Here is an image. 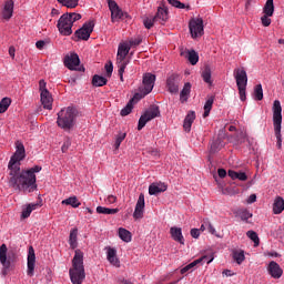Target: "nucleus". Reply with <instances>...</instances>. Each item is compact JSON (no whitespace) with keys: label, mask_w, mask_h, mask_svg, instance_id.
<instances>
[{"label":"nucleus","mask_w":284,"mask_h":284,"mask_svg":"<svg viewBox=\"0 0 284 284\" xmlns=\"http://www.w3.org/2000/svg\"><path fill=\"white\" fill-rule=\"evenodd\" d=\"M200 232H201L200 230L193 229V230H191V236L193 239H197L200 236Z\"/></svg>","instance_id":"69168bd1"},{"label":"nucleus","mask_w":284,"mask_h":284,"mask_svg":"<svg viewBox=\"0 0 284 284\" xmlns=\"http://www.w3.org/2000/svg\"><path fill=\"white\" fill-rule=\"evenodd\" d=\"M41 170L42 168L40 165H34L29 170L17 172L9 178V186L24 193H32L37 189V178L34 173H39Z\"/></svg>","instance_id":"f257e3e1"},{"label":"nucleus","mask_w":284,"mask_h":284,"mask_svg":"<svg viewBox=\"0 0 284 284\" xmlns=\"http://www.w3.org/2000/svg\"><path fill=\"white\" fill-rule=\"evenodd\" d=\"M170 234L175 242H179L182 245L185 244V239L183 237L181 227H171Z\"/></svg>","instance_id":"b1692460"},{"label":"nucleus","mask_w":284,"mask_h":284,"mask_svg":"<svg viewBox=\"0 0 284 284\" xmlns=\"http://www.w3.org/2000/svg\"><path fill=\"white\" fill-rule=\"evenodd\" d=\"M128 67V63H121L120 65H118L119 70H118V74L120 77V81L121 82H124V78H123V74L125 72V69Z\"/></svg>","instance_id":"8fccbe9b"},{"label":"nucleus","mask_w":284,"mask_h":284,"mask_svg":"<svg viewBox=\"0 0 284 284\" xmlns=\"http://www.w3.org/2000/svg\"><path fill=\"white\" fill-rule=\"evenodd\" d=\"M246 140V133L243 131L237 132L236 141L240 143H245Z\"/></svg>","instance_id":"6e6d98bb"},{"label":"nucleus","mask_w":284,"mask_h":284,"mask_svg":"<svg viewBox=\"0 0 284 284\" xmlns=\"http://www.w3.org/2000/svg\"><path fill=\"white\" fill-rule=\"evenodd\" d=\"M83 256V252L80 250L75 251L74 257L72 260V268L69 271L70 278L73 284H82L85 278Z\"/></svg>","instance_id":"7ed1b4c3"},{"label":"nucleus","mask_w":284,"mask_h":284,"mask_svg":"<svg viewBox=\"0 0 284 284\" xmlns=\"http://www.w3.org/2000/svg\"><path fill=\"white\" fill-rule=\"evenodd\" d=\"M232 257L239 265H241L245 260V253L243 250L235 248L232 251Z\"/></svg>","instance_id":"c85d7f7f"},{"label":"nucleus","mask_w":284,"mask_h":284,"mask_svg":"<svg viewBox=\"0 0 284 284\" xmlns=\"http://www.w3.org/2000/svg\"><path fill=\"white\" fill-rule=\"evenodd\" d=\"M93 28H94V20L85 22L81 29H78V31H75L74 36L79 40L88 41L91 37V33L93 32Z\"/></svg>","instance_id":"ddd939ff"},{"label":"nucleus","mask_w":284,"mask_h":284,"mask_svg":"<svg viewBox=\"0 0 284 284\" xmlns=\"http://www.w3.org/2000/svg\"><path fill=\"white\" fill-rule=\"evenodd\" d=\"M62 205H71L72 207L77 209L81 205V202H79L78 197L73 195L67 200H62Z\"/></svg>","instance_id":"c9c22d12"},{"label":"nucleus","mask_w":284,"mask_h":284,"mask_svg":"<svg viewBox=\"0 0 284 284\" xmlns=\"http://www.w3.org/2000/svg\"><path fill=\"white\" fill-rule=\"evenodd\" d=\"M70 146H71V140L70 138H67L62 145V153H67Z\"/></svg>","instance_id":"4d7b16f0"},{"label":"nucleus","mask_w":284,"mask_h":284,"mask_svg":"<svg viewBox=\"0 0 284 284\" xmlns=\"http://www.w3.org/2000/svg\"><path fill=\"white\" fill-rule=\"evenodd\" d=\"M82 19V16L77 12H67L63 13L60 19L58 20L57 28L59 32L64 36L69 37L72 34V27L74 22Z\"/></svg>","instance_id":"39448f33"},{"label":"nucleus","mask_w":284,"mask_h":284,"mask_svg":"<svg viewBox=\"0 0 284 284\" xmlns=\"http://www.w3.org/2000/svg\"><path fill=\"white\" fill-rule=\"evenodd\" d=\"M205 226H207V231L212 235H214L216 233L215 229L212 226V224L209 221H207V224H205Z\"/></svg>","instance_id":"338daca9"},{"label":"nucleus","mask_w":284,"mask_h":284,"mask_svg":"<svg viewBox=\"0 0 284 284\" xmlns=\"http://www.w3.org/2000/svg\"><path fill=\"white\" fill-rule=\"evenodd\" d=\"M118 197L113 194H110L108 197H106V202H109V204H114L116 202Z\"/></svg>","instance_id":"e2e57ef3"},{"label":"nucleus","mask_w":284,"mask_h":284,"mask_svg":"<svg viewBox=\"0 0 284 284\" xmlns=\"http://www.w3.org/2000/svg\"><path fill=\"white\" fill-rule=\"evenodd\" d=\"M64 65L71 71H81V72L85 71V69L83 67H79L80 58L77 53L68 54L64 58Z\"/></svg>","instance_id":"f8f14e48"},{"label":"nucleus","mask_w":284,"mask_h":284,"mask_svg":"<svg viewBox=\"0 0 284 284\" xmlns=\"http://www.w3.org/2000/svg\"><path fill=\"white\" fill-rule=\"evenodd\" d=\"M202 78L204 80V82L206 83H212L211 82V70L209 68H206L203 72H202Z\"/></svg>","instance_id":"603ef678"},{"label":"nucleus","mask_w":284,"mask_h":284,"mask_svg":"<svg viewBox=\"0 0 284 284\" xmlns=\"http://www.w3.org/2000/svg\"><path fill=\"white\" fill-rule=\"evenodd\" d=\"M41 102H42V105H43L44 109H47V110L52 109L53 99H52V97H51V94L48 90H44L41 93Z\"/></svg>","instance_id":"393cba45"},{"label":"nucleus","mask_w":284,"mask_h":284,"mask_svg":"<svg viewBox=\"0 0 284 284\" xmlns=\"http://www.w3.org/2000/svg\"><path fill=\"white\" fill-rule=\"evenodd\" d=\"M224 146V143L221 139H216L211 143L210 152L211 154H215Z\"/></svg>","instance_id":"72a5a7b5"},{"label":"nucleus","mask_w":284,"mask_h":284,"mask_svg":"<svg viewBox=\"0 0 284 284\" xmlns=\"http://www.w3.org/2000/svg\"><path fill=\"white\" fill-rule=\"evenodd\" d=\"M268 274L273 276V278H280L283 275V270L276 262L268 263Z\"/></svg>","instance_id":"5701e85b"},{"label":"nucleus","mask_w":284,"mask_h":284,"mask_svg":"<svg viewBox=\"0 0 284 284\" xmlns=\"http://www.w3.org/2000/svg\"><path fill=\"white\" fill-rule=\"evenodd\" d=\"M169 19V8L166 7L165 2H161V4L158 7L154 20H158L160 24H165Z\"/></svg>","instance_id":"2eb2a0df"},{"label":"nucleus","mask_w":284,"mask_h":284,"mask_svg":"<svg viewBox=\"0 0 284 284\" xmlns=\"http://www.w3.org/2000/svg\"><path fill=\"white\" fill-rule=\"evenodd\" d=\"M234 77H235L237 87H247V81H248L247 73L243 68L235 69Z\"/></svg>","instance_id":"aec40b11"},{"label":"nucleus","mask_w":284,"mask_h":284,"mask_svg":"<svg viewBox=\"0 0 284 284\" xmlns=\"http://www.w3.org/2000/svg\"><path fill=\"white\" fill-rule=\"evenodd\" d=\"M106 260H109L112 265H120L119 258L116 257V251L114 248L109 247V251H106Z\"/></svg>","instance_id":"cd10ccee"},{"label":"nucleus","mask_w":284,"mask_h":284,"mask_svg":"<svg viewBox=\"0 0 284 284\" xmlns=\"http://www.w3.org/2000/svg\"><path fill=\"white\" fill-rule=\"evenodd\" d=\"M284 211V200L282 196L275 197L273 202V214H281Z\"/></svg>","instance_id":"bb28decb"},{"label":"nucleus","mask_w":284,"mask_h":284,"mask_svg":"<svg viewBox=\"0 0 284 284\" xmlns=\"http://www.w3.org/2000/svg\"><path fill=\"white\" fill-rule=\"evenodd\" d=\"M159 20L155 19V16L153 17H146L143 19V26L145 27V29L150 30L154 27V23L158 22Z\"/></svg>","instance_id":"37998d69"},{"label":"nucleus","mask_w":284,"mask_h":284,"mask_svg":"<svg viewBox=\"0 0 284 284\" xmlns=\"http://www.w3.org/2000/svg\"><path fill=\"white\" fill-rule=\"evenodd\" d=\"M144 211H145V195H144V193H140V195L138 197V202L134 207L133 219L134 220L143 219Z\"/></svg>","instance_id":"4468645a"},{"label":"nucleus","mask_w":284,"mask_h":284,"mask_svg":"<svg viewBox=\"0 0 284 284\" xmlns=\"http://www.w3.org/2000/svg\"><path fill=\"white\" fill-rule=\"evenodd\" d=\"M17 253L10 251L8 253L7 244L0 246V263L2 265L1 275L7 276L10 271L14 270V263H17Z\"/></svg>","instance_id":"423d86ee"},{"label":"nucleus","mask_w":284,"mask_h":284,"mask_svg":"<svg viewBox=\"0 0 284 284\" xmlns=\"http://www.w3.org/2000/svg\"><path fill=\"white\" fill-rule=\"evenodd\" d=\"M104 70H106V77L111 78L113 73V64L110 62L109 64L104 65Z\"/></svg>","instance_id":"bf43d9fd"},{"label":"nucleus","mask_w":284,"mask_h":284,"mask_svg":"<svg viewBox=\"0 0 284 284\" xmlns=\"http://www.w3.org/2000/svg\"><path fill=\"white\" fill-rule=\"evenodd\" d=\"M31 213H32V211H31L30 206L28 205L26 209H22L21 217L28 219Z\"/></svg>","instance_id":"13d9d810"},{"label":"nucleus","mask_w":284,"mask_h":284,"mask_svg":"<svg viewBox=\"0 0 284 284\" xmlns=\"http://www.w3.org/2000/svg\"><path fill=\"white\" fill-rule=\"evenodd\" d=\"M10 104H12V99L10 98H3L1 101H0V113H4L9 110L10 108Z\"/></svg>","instance_id":"58836bf2"},{"label":"nucleus","mask_w":284,"mask_h":284,"mask_svg":"<svg viewBox=\"0 0 284 284\" xmlns=\"http://www.w3.org/2000/svg\"><path fill=\"white\" fill-rule=\"evenodd\" d=\"M229 176L232 179V180H240L242 182H245L247 181V175L245 172H236L234 170H229Z\"/></svg>","instance_id":"c756f323"},{"label":"nucleus","mask_w":284,"mask_h":284,"mask_svg":"<svg viewBox=\"0 0 284 284\" xmlns=\"http://www.w3.org/2000/svg\"><path fill=\"white\" fill-rule=\"evenodd\" d=\"M197 260H202L200 264H204L205 262H206L207 264H210V263L213 261V257H212V256L204 255V256H202V257H200V258H197Z\"/></svg>","instance_id":"052dcab7"},{"label":"nucleus","mask_w":284,"mask_h":284,"mask_svg":"<svg viewBox=\"0 0 284 284\" xmlns=\"http://www.w3.org/2000/svg\"><path fill=\"white\" fill-rule=\"evenodd\" d=\"M118 234H119L120 240H122L123 242L130 243L132 241L131 232H129L125 229H119Z\"/></svg>","instance_id":"f704fd0d"},{"label":"nucleus","mask_w":284,"mask_h":284,"mask_svg":"<svg viewBox=\"0 0 284 284\" xmlns=\"http://www.w3.org/2000/svg\"><path fill=\"white\" fill-rule=\"evenodd\" d=\"M141 43H142L141 38H135L134 40H131V41L129 42L130 47H138V45H140Z\"/></svg>","instance_id":"680f3d73"},{"label":"nucleus","mask_w":284,"mask_h":284,"mask_svg":"<svg viewBox=\"0 0 284 284\" xmlns=\"http://www.w3.org/2000/svg\"><path fill=\"white\" fill-rule=\"evenodd\" d=\"M26 160V146L23 142L16 141V152L11 156L8 169L10 171L9 176L12 178L21 171V161Z\"/></svg>","instance_id":"20e7f679"},{"label":"nucleus","mask_w":284,"mask_h":284,"mask_svg":"<svg viewBox=\"0 0 284 284\" xmlns=\"http://www.w3.org/2000/svg\"><path fill=\"white\" fill-rule=\"evenodd\" d=\"M126 138V133H119L115 138V142H114V149L119 150L122 142L125 140Z\"/></svg>","instance_id":"a18cd8bd"},{"label":"nucleus","mask_w":284,"mask_h":284,"mask_svg":"<svg viewBox=\"0 0 284 284\" xmlns=\"http://www.w3.org/2000/svg\"><path fill=\"white\" fill-rule=\"evenodd\" d=\"M202 260H195L193 261L192 263H190L189 265L184 266L182 270H181V274H185L187 273L190 270H192L194 266H196L197 264L201 263Z\"/></svg>","instance_id":"09e8293b"},{"label":"nucleus","mask_w":284,"mask_h":284,"mask_svg":"<svg viewBox=\"0 0 284 284\" xmlns=\"http://www.w3.org/2000/svg\"><path fill=\"white\" fill-rule=\"evenodd\" d=\"M92 83H93V87H103L108 83V79L95 74V75H93Z\"/></svg>","instance_id":"ea45409f"},{"label":"nucleus","mask_w":284,"mask_h":284,"mask_svg":"<svg viewBox=\"0 0 284 284\" xmlns=\"http://www.w3.org/2000/svg\"><path fill=\"white\" fill-rule=\"evenodd\" d=\"M273 128H275V138H277V148H282V105L278 100L273 102Z\"/></svg>","instance_id":"0eeeda50"},{"label":"nucleus","mask_w":284,"mask_h":284,"mask_svg":"<svg viewBox=\"0 0 284 284\" xmlns=\"http://www.w3.org/2000/svg\"><path fill=\"white\" fill-rule=\"evenodd\" d=\"M161 116V111L158 105H152L149 110H146L139 119L138 130L141 131L145 128L146 123L153 121V119H158Z\"/></svg>","instance_id":"1a4fd4ad"},{"label":"nucleus","mask_w":284,"mask_h":284,"mask_svg":"<svg viewBox=\"0 0 284 284\" xmlns=\"http://www.w3.org/2000/svg\"><path fill=\"white\" fill-rule=\"evenodd\" d=\"M155 81H156V75L152 73H145L143 75L142 87L139 88V93L134 94V99L139 101L143 99L145 95L150 94L154 89Z\"/></svg>","instance_id":"6e6552de"},{"label":"nucleus","mask_w":284,"mask_h":284,"mask_svg":"<svg viewBox=\"0 0 284 284\" xmlns=\"http://www.w3.org/2000/svg\"><path fill=\"white\" fill-rule=\"evenodd\" d=\"M109 10L111 12V21L124 20L129 18L128 12H123L122 9L114 0H109Z\"/></svg>","instance_id":"9b49d317"},{"label":"nucleus","mask_w":284,"mask_h":284,"mask_svg":"<svg viewBox=\"0 0 284 284\" xmlns=\"http://www.w3.org/2000/svg\"><path fill=\"white\" fill-rule=\"evenodd\" d=\"M235 215L244 222H247V220L253 216L247 209H237V211H235Z\"/></svg>","instance_id":"7c9ffc66"},{"label":"nucleus","mask_w":284,"mask_h":284,"mask_svg":"<svg viewBox=\"0 0 284 284\" xmlns=\"http://www.w3.org/2000/svg\"><path fill=\"white\" fill-rule=\"evenodd\" d=\"M27 274L31 277L34 275V267H36V253L32 246L28 250V258H27Z\"/></svg>","instance_id":"a211bd4d"},{"label":"nucleus","mask_w":284,"mask_h":284,"mask_svg":"<svg viewBox=\"0 0 284 284\" xmlns=\"http://www.w3.org/2000/svg\"><path fill=\"white\" fill-rule=\"evenodd\" d=\"M168 191V184L164 182H153L149 185V194L158 195Z\"/></svg>","instance_id":"6ab92c4d"},{"label":"nucleus","mask_w":284,"mask_h":284,"mask_svg":"<svg viewBox=\"0 0 284 284\" xmlns=\"http://www.w3.org/2000/svg\"><path fill=\"white\" fill-rule=\"evenodd\" d=\"M78 116V110L74 106H68L61 109L58 112L57 125L64 130L65 132H70L75 125Z\"/></svg>","instance_id":"f03ea898"},{"label":"nucleus","mask_w":284,"mask_h":284,"mask_svg":"<svg viewBox=\"0 0 284 284\" xmlns=\"http://www.w3.org/2000/svg\"><path fill=\"white\" fill-rule=\"evenodd\" d=\"M270 17L271 16H267V14L262 16V26H264V27L271 26L272 19Z\"/></svg>","instance_id":"5fc2aeb1"},{"label":"nucleus","mask_w":284,"mask_h":284,"mask_svg":"<svg viewBox=\"0 0 284 284\" xmlns=\"http://www.w3.org/2000/svg\"><path fill=\"white\" fill-rule=\"evenodd\" d=\"M44 45H45L44 40H38V42L36 43V47H37L39 50H42Z\"/></svg>","instance_id":"774afa93"},{"label":"nucleus","mask_w":284,"mask_h":284,"mask_svg":"<svg viewBox=\"0 0 284 284\" xmlns=\"http://www.w3.org/2000/svg\"><path fill=\"white\" fill-rule=\"evenodd\" d=\"M246 235L254 242V246H258L260 245V239L256 232L254 231H248L246 233Z\"/></svg>","instance_id":"de8ad7c7"},{"label":"nucleus","mask_w":284,"mask_h":284,"mask_svg":"<svg viewBox=\"0 0 284 284\" xmlns=\"http://www.w3.org/2000/svg\"><path fill=\"white\" fill-rule=\"evenodd\" d=\"M180 55L184 57L187 59V61L192 64L195 65L199 62V54L194 50H180Z\"/></svg>","instance_id":"412c9836"},{"label":"nucleus","mask_w":284,"mask_h":284,"mask_svg":"<svg viewBox=\"0 0 284 284\" xmlns=\"http://www.w3.org/2000/svg\"><path fill=\"white\" fill-rule=\"evenodd\" d=\"M195 121V113L194 111H190L184 119L183 128L185 132L190 133V130H192V123Z\"/></svg>","instance_id":"a878e982"},{"label":"nucleus","mask_w":284,"mask_h":284,"mask_svg":"<svg viewBox=\"0 0 284 284\" xmlns=\"http://www.w3.org/2000/svg\"><path fill=\"white\" fill-rule=\"evenodd\" d=\"M69 244L72 250L78 247V229L70 232Z\"/></svg>","instance_id":"473e14b6"},{"label":"nucleus","mask_w":284,"mask_h":284,"mask_svg":"<svg viewBox=\"0 0 284 284\" xmlns=\"http://www.w3.org/2000/svg\"><path fill=\"white\" fill-rule=\"evenodd\" d=\"M119 211H120L119 209H106L105 206H98V209H95V212H98V214H106V215L118 214Z\"/></svg>","instance_id":"e433bc0d"},{"label":"nucleus","mask_w":284,"mask_h":284,"mask_svg":"<svg viewBox=\"0 0 284 284\" xmlns=\"http://www.w3.org/2000/svg\"><path fill=\"white\" fill-rule=\"evenodd\" d=\"M246 87L247 85L237 87L239 88V93H240V99L242 101L246 100Z\"/></svg>","instance_id":"864d4df0"},{"label":"nucleus","mask_w":284,"mask_h":284,"mask_svg":"<svg viewBox=\"0 0 284 284\" xmlns=\"http://www.w3.org/2000/svg\"><path fill=\"white\" fill-rule=\"evenodd\" d=\"M14 12V1L13 0H7L4 2V7L2 10V18L4 20H10L12 18V13Z\"/></svg>","instance_id":"4be33fe9"},{"label":"nucleus","mask_w":284,"mask_h":284,"mask_svg":"<svg viewBox=\"0 0 284 284\" xmlns=\"http://www.w3.org/2000/svg\"><path fill=\"white\" fill-rule=\"evenodd\" d=\"M169 4H171L172 7L174 8H178V9H185L186 6L185 3L179 1V0H168Z\"/></svg>","instance_id":"3c124183"},{"label":"nucleus","mask_w":284,"mask_h":284,"mask_svg":"<svg viewBox=\"0 0 284 284\" xmlns=\"http://www.w3.org/2000/svg\"><path fill=\"white\" fill-rule=\"evenodd\" d=\"M213 102H214V97H213V95L210 97V98L207 99V101L205 102V104H204V113H203V118H204V119H206V116H209L210 111H211L212 105H213Z\"/></svg>","instance_id":"79ce46f5"},{"label":"nucleus","mask_w":284,"mask_h":284,"mask_svg":"<svg viewBox=\"0 0 284 284\" xmlns=\"http://www.w3.org/2000/svg\"><path fill=\"white\" fill-rule=\"evenodd\" d=\"M39 89H40L41 93H42L44 90H48V89H47V83H45L44 80H40V82H39Z\"/></svg>","instance_id":"0e129e2a"},{"label":"nucleus","mask_w":284,"mask_h":284,"mask_svg":"<svg viewBox=\"0 0 284 284\" xmlns=\"http://www.w3.org/2000/svg\"><path fill=\"white\" fill-rule=\"evenodd\" d=\"M135 95H133V98L126 103V105L120 111V114L122 116H129V114L132 112L133 110V103L135 101Z\"/></svg>","instance_id":"2f4dec72"},{"label":"nucleus","mask_w":284,"mask_h":284,"mask_svg":"<svg viewBox=\"0 0 284 284\" xmlns=\"http://www.w3.org/2000/svg\"><path fill=\"white\" fill-rule=\"evenodd\" d=\"M254 97L256 100L261 101L263 100V87L262 84H257L254 89Z\"/></svg>","instance_id":"49530a36"},{"label":"nucleus","mask_w":284,"mask_h":284,"mask_svg":"<svg viewBox=\"0 0 284 284\" xmlns=\"http://www.w3.org/2000/svg\"><path fill=\"white\" fill-rule=\"evenodd\" d=\"M191 90H192V84H190V82L185 83L180 93L181 100L187 101V95H190Z\"/></svg>","instance_id":"a19ab883"},{"label":"nucleus","mask_w":284,"mask_h":284,"mask_svg":"<svg viewBox=\"0 0 284 284\" xmlns=\"http://www.w3.org/2000/svg\"><path fill=\"white\" fill-rule=\"evenodd\" d=\"M181 83V75L180 74H172L166 80V88L170 93L176 94L179 93V84Z\"/></svg>","instance_id":"dca6fc26"},{"label":"nucleus","mask_w":284,"mask_h":284,"mask_svg":"<svg viewBox=\"0 0 284 284\" xmlns=\"http://www.w3.org/2000/svg\"><path fill=\"white\" fill-rule=\"evenodd\" d=\"M131 48L128 47L126 44H120L118 47V52H116V64L121 65L123 63L129 64V61H125L126 57L130 53Z\"/></svg>","instance_id":"f3484780"},{"label":"nucleus","mask_w":284,"mask_h":284,"mask_svg":"<svg viewBox=\"0 0 284 284\" xmlns=\"http://www.w3.org/2000/svg\"><path fill=\"white\" fill-rule=\"evenodd\" d=\"M57 1L69 9H74L79 6V0H57Z\"/></svg>","instance_id":"c03bdc74"},{"label":"nucleus","mask_w":284,"mask_h":284,"mask_svg":"<svg viewBox=\"0 0 284 284\" xmlns=\"http://www.w3.org/2000/svg\"><path fill=\"white\" fill-rule=\"evenodd\" d=\"M264 14H266V17H273L274 0H266V3L264 4Z\"/></svg>","instance_id":"4c0bfd02"},{"label":"nucleus","mask_w":284,"mask_h":284,"mask_svg":"<svg viewBox=\"0 0 284 284\" xmlns=\"http://www.w3.org/2000/svg\"><path fill=\"white\" fill-rule=\"evenodd\" d=\"M189 29L192 39L200 38L204 34L203 20L202 18H193L189 22Z\"/></svg>","instance_id":"9d476101"}]
</instances>
